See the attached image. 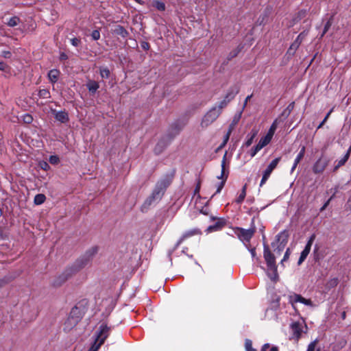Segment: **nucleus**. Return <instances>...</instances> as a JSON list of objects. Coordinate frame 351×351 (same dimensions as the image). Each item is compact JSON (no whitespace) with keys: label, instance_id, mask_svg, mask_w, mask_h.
Listing matches in <instances>:
<instances>
[{"label":"nucleus","instance_id":"nucleus-1","mask_svg":"<svg viewBox=\"0 0 351 351\" xmlns=\"http://www.w3.org/2000/svg\"><path fill=\"white\" fill-rule=\"evenodd\" d=\"M171 178L166 177L160 180L156 183L152 194L145 200L141 206V210L142 212H146L152 204L162 199L167 188L171 184Z\"/></svg>","mask_w":351,"mask_h":351},{"label":"nucleus","instance_id":"nucleus-2","mask_svg":"<svg viewBox=\"0 0 351 351\" xmlns=\"http://www.w3.org/2000/svg\"><path fill=\"white\" fill-rule=\"evenodd\" d=\"M90 261V257H83L77 260L72 266L66 268L61 274L56 276L53 281L54 287H60L68 280L73 275L84 268Z\"/></svg>","mask_w":351,"mask_h":351},{"label":"nucleus","instance_id":"nucleus-3","mask_svg":"<svg viewBox=\"0 0 351 351\" xmlns=\"http://www.w3.org/2000/svg\"><path fill=\"white\" fill-rule=\"evenodd\" d=\"M263 256L267 263L268 276L274 282L277 281L278 279V274L277 272L275 256L271 253L269 246L265 244L264 245Z\"/></svg>","mask_w":351,"mask_h":351},{"label":"nucleus","instance_id":"nucleus-4","mask_svg":"<svg viewBox=\"0 0 351 351\" xmlns=\"http://www.w3.org/2000/svg\"><path fill=\"white\" fill-rule=\"evenodd\" d=\"M220 114V110H217V106L211 108L202 119L200 122L202 129L207 128L217 119Z\"/></svg>","mask_w":351,"mask_h":351},{"label":"nucleus","instance_id":"nucleus-5","mask_svg":"<svg viewBox=\"0 0 351 351\" xmlns=\"http://www.w3.org/2000/svg\"><path fill=\"white\" fill-rule=\"evenodd\" d=\"M256 232V227L254 224V219L252 220V226L250 228L246 230L242 228H236L234 233L237 237L242 241L250 242L252 237Z\"/></svg>","mask_w":351,"mask_h":351},{"label":"nucleus","instance_id":"nucleus-6","mask_svg":"<svg viewBox=\"0 0 351 351\" xmlns=\"http://www.w3.org/2000/svg\"><path fill=\"white\" fill-rule=\"evenodd\" d=\"M289 238V233L287 230H283L280 232L276 237V243L274 242L271 243L273 247L275 246L276 244H278L276 249L274 250V252L277 254H280V252L284 250L285 246L286 245Z\"/></svg>","mask_w":351,"mask_h":351},{"label":"nucleus","instance_id":"nucleus-7","mask_svg":"<svg viewBox=\"0 0 351 351\" xmlns=\"http://www.w3.org/2000/svg\"><path fill=\"white\" fill-rule=\"evenodd\" d=\"M111 328L108 326L106 324L102 323L99 328L98 331L96 332L95 340L102 345L106 338L109 336Z\"/></svg>","mask_w":351,"mask_h":351},{"label":"nucleus","instance_id":"nucleus-8","mask_svg":"<svg viewBox=\"0 0 351 351\" xmlns=\"http://www.w3.org/2000/svg\"><path fill=\"white\" fill-rule=\"evenodd\" d=\"M226 156L227 152L223 155L222 161H221V176L218 177L219 179H221L222 181L218 184L216 193H219L221 192V189L225 185L226 181L228 176V170L226 172Z\"/></svg>","mask_w":351,"mask_h":351},{"label":"nucleus","instance_id":"nucleus-9","mask_svg":"<svg viewBox=\"0 0 351 351\" xmlns=\"http://www.w3.org/2000/svg\"><path fill=\"white\" fill-rule=\"evenodd\" d=\"M315 237H316V236H315V234H313L310 237V238H309V239H308V242H307L304 249L303 250V251L300 254V256L298 262V264L299 265H301L304 261V260L306 259V258L308 255V254H309V252L311 251V246H312V245H313V242H314V241L315 239Z\"/></svg>","mask_w":351,"mask_h":351},{"label":"nucleus","instance_id":"nucleus-10","mask_svg":"<svg viewBox=\"0 0 351 351\" xmlns=\"http://www.w3.org/2000/svg\"><path fill=\"white\" fill-rule=\"evenodd\" d=\"M303 323L296 322L293 323L291 325V329L292 331V339H294L296 341L299 340V339L301 337L302 333L304 332L303 329L304 327Z\"/></svg>","mask_w":351,"mask_h":351},{"label":"nucleus","instance_id":"nucleus-11","mask_svg":"<svg viewBox=\"0 0 351 351\" xmlns=\"http://www.w3.org/2000/svg\"><path fill=\"white\" fill-rule=\"evenodd\" d=\"M327 165L328 161L326 159L320 158L314 164L313 171L315 173H322Z\"/></svg>","mask_w":351,"mask_h":351},{"label":"nucleus","instance_id":"nucleus-12","mask_svg":"<svg viewBox=\"0 0 351 351\" xmlns=\"http://www.w3.org/2000/svg\"><path fill=\"white\" fill-rule=\"evenodd\" d=\"M201 234H202V232L198 228H194V229L188 230V231L185 232L182 235V237L178 240L177 245H178L181 244L185 239H186L191 237H193L195 235H200Z\"/></svg>","mask_w":351,"mask_h":351},{"label":"nucleus","instance_id":"nucleus-13","mask_svg":"<svg viewBox=\"0 0 351 351\" xmlns=\"http://www.w3.org/2000/svg\"><path fill=\"white\" fill-rule=\"evenodd\" d=\"M55 119L61 122V123H66L69 121V115L66 111H53Z\"/></svg>","mask_w":351,"mask_h":351},{"label":"nucleus","instance_id":"nucleus-14","mask_svg":"<svg viewBox=\"0 0 351 351\" xmlns=\"http://www.w3.org/2000/svg\"><path fill=\"white\" fill-rule=\"evenodd\" d=\"M239 88L237 86H231L227 93L226 94L225 99L228 101H232L234 97L239 93Z\"/></svg>","mask_w":351,"mask_h":351},{"label":"nucleus","instance_id":"nucleus-15","mask_svg":"<svg viewBox=\"0 0 351 351\" xmlns=\"http://www.w3.org/2000/svg\"><path fill=\"white\" fill-rule=\"evenodd\" d=\"M226 224V221L223 219H218L217 221L212 225L208 227L207 231L210 232L213 231H217L221 230Z\"/></svg>","mask_w":351,"mask_h":351},{"label":"nucleus","instance_id":"nucleus-16","mask_svg":"<svg viewBox=\"0 0 351 351\" xmlns=\"http://www.w3.org/2000/svg\"><path fill=\"white\" fill-rule=\"evenodd\" d=\"M86 86L89 93L92 95L95 94L99 88V82L93 80H88Z\"/></svg>","mask_w":351,"mask_h":351},{"label":"nucleus","instance_id":"nucleus-17","mask_svg":"<svg viewBox=\"0 0 351 351\" xmlns=\"http://www.w3.org/2000/svg\"><path fill=\"white\" fill-rule=\"evenodd\" d=\"M351 153V146L349 147V149L347 151V153L346 155L339 160L337 161V164L335 166L333 171H336L340 167L345 165V163L348 160Z\"/></svg>","mask_w":351,"mask_h":351},{"label":"nucleus","instance_id":"nucleus-18","mask_svg":"<svg viewBox=\"0 0 351 351\" xmlns=\"http://www.w3.org/2000/svg\"><path fill=\"white\" fill-rule=\"evenodd\" d=\"M60 75V71L57 69H51L48 73V77L49 81L54 84L57 82Z\"/></svg>","mask_w":351,"mask_h":351},{"label":"nucleus","instance_id":"nucleus-19","mask_svg":"<svg viewBox=\"0 0 351 351\" xmlns=\"http://www.w3.org/2000/svg\"><path fill=\"white\" fill-rule=\"evenodd\" d=\"M114 33L123 38H126L129 34L128 32L121 25H117L114 27Z\"/></svg>","mask_w":351,"mask_h":351},{"label":"nucleus","instance_id":"nucleus-20","mask_svg":"<svg viewBox=\"0 0 351 351\" xmlns=\"http://www.w3.org/2000/svg\"><path fill=\"white\" fill-rule=\"evenodd\" d=\"M258 131L256 129H253L251 131L250 134L247 136L248 138H247V141L245 143V145L246 147H250L252 144L254 138L258 134Z\"/></svg>","mask_w":351,"mask_h":351},{"label":"nucleus","instance_id":"nucleus-21","mask_svg":"<svg viewBox=\"0 0 351 351\" xmlns=\"http://www.w3.org/2000/svg\"><path fill=\"white\" fill-rule=\"evenodd\" d=\"M272 171L273 169H271L269 167L267 166L266 169L263 171V178L260 183L261 186H262L266 182Z\"/></svg>","mask_w":351,"mask_h":351},{"label":"nucleus","instance_id":"nucleus-22","mask_svg":"<svg viewBox=\"0 0 351 351\" xmlns=\"http://www.w3.org/2000/svg\"><path fill=\"white\" fill-rule=\"evenodd\" d=\"M295 106V102H291L288 105V106L284 110V111L282 112V116L285 118H287L291 112L293 111Z\"/></svg>","mask_w":351,"mask_h":351},{"label":"nucleus","instance_id":"nucleus-23","mask_svg":"<svg viewBox=\"0 0 351 351\" xmlns=\"http://www.w3.org/2000/svg\"><path fill=\"white\" fill-rule=\"evenodd\" d=\"M46 200V197L44 194H37L34 199V203L36 205H40L43 204Z\"/></svg>","mask_w":351,"mask_h":351},{"label":"nucleus","instance_id":"nucleus-24","mask_svg":"<svg viewBox=\"0 0 351 351\" xmlns=\"http://www.w3.org/2000/svg\"><path fill=\"white\" fill-rule=\"evenodd\" d=\"M171 132L169 135H170V140L173 138L176 135L179 134L181 130V128L178 126V125H172L171 126Z\"/></svg>","mask_w":351,"mask_h":351},{"label":"nucleus","instance_id":"nucleus-25","mask_svg":"<svg viewBox=\"0 0 351 351\" xmlns=\"http://www.w3.org/2000/svg\"><path fill=\"white\" fill-rule=\"evenodd\" d=\"M246 189H247V184H245L243 186V189L241 190V192L240 195H239V197L236 199V202L237 204H241L244 200V199H245V197L246 196Z\"/></svg>","mask_w":351,"mask_h":351},{"label":"nucleus","instance_id":"nucleus-26","mask_svg":"<svg viewBox=\"0 0 351 351\" xmlns=\"http://www.w3.org/2000/svg\"><path fill=\"white\" fill-rule=\"evenodd\" d=\"M152 6L156 8L159 11L165 10V4L163 2L158 1H154L152 3Z\"/></svg>","mask_w":351,"mask_h":351},{"label":"nucleus","instance_id":"nucleus-27","mask_svg":"<svg viewBox=\"0 0 351 351\" xmlns=\"http://www.w3.org/2000/svg\"><path fill=\"white\" fill-rule=\"evenodd\" d=\"M300 45L298 41H294L288 49L287 53L293 55Z\"/></svg>","mask_w":351,"mask_h":351},{"label":"nucleus","instance_id":"nucleus-28","mask_svg":"<svg viewBox=\"0 0 351 351\" xmlns=\"http://www.w3.org/2000/svg\"><path fill=\"white\" fill-rule=\"evenodd\" d=\"M305 147L302 146L296 158L295 159V163L299 164L300 160L304 158L305 154Z\"/></svg>","mask_w":351,"mask_h":351},{"label":"nucleus","instance_id":"nucleus-29","mask_svg":"<svg viewBox=\"0 0 351 351\" xmlns=\"http://www.w3.org/2000/svg\"><path fill=\"white\" fill-rule=\"evenodd\" d=\"M100 75L102 78L108 79L110 77V72L108 68H100Z\"/></svg>","mask_w":351,"mask_h":351},{"label":"nucleus","instance_id":"nucleus-30","mask_svg":"<svg viewBox=\"0 0 351 351\" xmlns=\"http://www.w3.org/2000/svg\"><path fill=\"white\" fill-rule=\"evenodd\" d=\"M261 351H278L276 346H271L269 343H265L262 347Z\"/></svg>","mask_w":351,"mask_h":351},{"label":"nucleus","instance_id":"nucleus-31","mask_svg":"<svg viewBox=\"0 0 351 351\" xmlns=\"http://www.w3.org/2000/svg\"><path fill=\"white\" fill-rule=\"evenodd\" d=\"M19 18L14 16L10 19L9 21L8 22V25L10 27H14L19 24Z\"/></svg>","mask_w":351,"mask_h":351},{"label":"nucleus","instance_id":"nucleus-32","mask_svg":"<svg viewBox=\"0 0 351 351\" xmlns=\"http://www.w3.org/2000/svg\"><path fill=\"white\" fill-rule=\"evenodd\" d=\"M38 95L40 97L47 99L50 97V93L47 89H42L39 90Z\"/></svg>","mask_w":351,"mask_h":351},{"label":"nucleus","instance_id":"nucleus-33","mask_svg":"<svg viewBox=\"0 0 351 351\" xmlns=\"http://www.w3.org/2000/svg\"><path fill=\"white\" fill-rule=\"evenodd\" d=\"M280 160H281V157H278V158H275L269 164L268 167H269L271 169L274 170V169L276 168V167L278 166Z\"/></svg>","mask_w":351,"mask_h":351},{"label":"nucleus","instance_id":"nucleus-34","mask_svg":"<svg viewBox=\"0 0 351 351\" xmlns=\"http://www.w3.org/2000/svg\"><path fill=\"white\" fill-rule=\"evenodd\" d=\"M230 101L226 99L225 98L219 104V106L217 107V110H220V114L222 112V110L228 105Z\"/></svg>","mask_w":351,"mask_h":351},{"label":"nucleus","instance_id":"nucleus-35","mask_svg":"<svg viewBox=\"0 0 351 351\" xmlns=\"http://www.w3.org/2000/svg\"><path fill=\"white\" fill-rule=\"evenodd\" d=\"M270 134H267L266 136L262 137L261 139H260V142L264 145V146H266L267 145H268L269 143V142L271 141V138L269 137Z\"/></svg>","mask_w":351,"mask_h":351},{"label":"nucleus","instance_id":"nucleus-36","mask_svg":"<svg viewBox=\"0 0 351 351\" xmlns=\"http://www.w3.org/2000/svg\"><path fill=\"white\" fill-rule=\"evenodd\" d=\"M333 110V108H332L328 113L326 115V117H324V119H323V121L320 123V124L317 126V130H319L320 128H322L323 127V125L325 124V123L327 121V120L328 119L330 114L332 113Z\"/></svg>","mask_w":351,"mask_h":351},{"label":"nucleus","instance_id":"nucleus-37","mask_svg":"<svg viewBox=\"0 0 351 351\" xmlns=\"http://www.w3.org/2000/svg\"><path fill=\"white\" fill-rule=\"evenodd\" d=\"M332 17L326 22V23L324 25V31H323V33L322 34V37L324 36V35L328 31V29H330V27H331L332 25Z\"/></svg>","mask_w":351,"mask_h":351},{"label":"nucleus","instance_id":"nucleus-38","mask_svg":"<svg viewBox=\"0 0 351 351\" xmlns=\"http://www.w3.org/2000/svg\"><path fill=\"white\" fill-rule=\"evenodd\" d=\"M338 279L335 278H332V279H330L328 283H327V286L329 287V288H332V287H336L337 285H338Z\"/></svg>","mask_w":351,"mask_h":351},{"label":"nucleus","instance_id":"nucleus-39","mask_svg":"<svg viewBox=\"0 0 351 351\" xmlns=\"http://www.w3.org/2000/svg\"><path fill=\"white\" fill-rule=\"evenodd\" d=\"M301 299V295L299 294H293V295L290 296V302L293 304L295 302H300V300Z\"/></svg>","mask_w":351,"mask_h":351},{"label":"nucleus","instance_id":"nucleus-40","mask_svg":"<svg viewBox=\"0 0 351 351\" xmlns=\"http://www.w3.org/2000/svg\"><path fill=\"white\" fill-rule=\"evenodd\" d=\"M276 121H275L273 123V124H272V125H271V126L270 127V129H269V130L268 133L267 134H270L269 137H270L271 138H272V136H273V135H274V132H275V130H276V127H277V126H276Z\"/></svg>","mask_w":351,"mask_h":351},{"label":"nucleus","instance_id":"nucleus-41","mask_svg":"<svg viewBox=\"0 0 351 351\" xmlns=\"http://www.w3.org/2000/svg\"><path fill=\"white\" fill-rule=\"evenodd\" d=\"M101 346V345H99V343L95 339L94 343H93L92 346L90 348L88 351H97Z\"/></svg>","mask_w":351,"mask_h":351},{"label":"nucleus","instance_id":"nucleus-42","mask_svg":"<svg viewBox=\"0 0 351 351\" xmlns=\"http://www.w3.org/2000/svg\"><path fill=\"white\" fill-rule=\"evenodd\" d=\"M306 36V33H305L304 32H301L298 36V37L296 38V39L295 40V41H298V44L300 45L303 40V39L305 38V36Z\"/></svg>","mask_w":351,"mask_h":351},{"label":"nucleus","instance_id":"nucleus-43","mask_svg":"<svg viewBox=\"0 0 351 351\" xmlns=\"http://www.w3.org/2000/svg\"><path fill=\"white\" fill-rule=\"evenodd\" d=\"M91 37L94 40H98L100 38L99 31L97 29L93 31Z\"/></svg>","mask_w":351,"mask_h":351},{"label":"nucleus","instance_id":"nucleus-44","mask_svg":"<svg viewBox=\"0 0 351 351\" xmlns=\"http://www.w3.org/2000/svg\"><path fill=\"white\" fill-rule=\"evenodd\" d=\"M300 302H301L306 306H313L312 301L310 299H306V298H303L302 295H301V299L300 300Z\"/></svg>","mask_w":351,"mask_h":351},{"label":"nucleus","instance_id":"nucleus-45","mask_svg":"<svg viewBox=\"0 0 351 351\" xmlns=\"http://www.w3.org/2000/svg\"><path fill=\"white\" fill-rule=\"evenodd\" d=\"M317 342V339L311 342L308 346L307 351H315Z\"/></svg>","mask_w":351,"mask_h":351},{"label":"nucleus","instance_id":"nucleus-46","mask_svg":"<svg viewBox=\"0 0 351 351\" xmlns=\"http://www.w3.org/2000/svg\"><path fill=\"white\" fill-rule=\"evenodd\" d=\"M290 254H291V251H290V249L289 248H287L286 252H285V254L284 255V257L282 258V260L281 261V263L283 265V263L286 261H287L289 258V256H290Z\"/></svg>","mask_w":351,"mask_h":351},{"label":"nucleus","instance_id":"nucleus-47","mask_svg":"<svg viewBox=\"0 0 351 351\" xmlns=\"http://www.w3.org/2000/svg\"><path fill=\"white\" fill-rule=\"evenodd\" d=\"M232 128H229V130H228V132H227V133H226V134L225 135L224 138H223V141L225 143H228V140H229V138H230V134H231V133H232Z\"/></svg>","mask_w":351,"mask_h":351},{"label":"nucleus","instance_id":"nucleus-48","mask_svg":"<svg viewBox=\"0 0 351 351\" xmlns=\"http://www.w3.org/2000/svg\"><path fill=\"white\" fill-rule=\"evenodd\" d=\"M71 43L73 46L77 47L81 43V40L80 38H73L71 39Z\"/></svg>","mask_w":351,"mask_h":351},{"label":"nucleus","instance_id":"nucleus-49","mask_svg":"<svg viewBox=\"0 0 351 351\" xmlns=\"http://www.w3.org/2000/svg\"><path fill=\"white\" fill-rule=\"evenodd\" d=\"M9 66L3 62H0V71H7Z\"/></svg>","mask_w":351,"mask_h":351},{"label":"nucleus","instance_id":"nucleus-50","mask_svg":"<svg viewBox=\"0 0 351 351\" xmlns=\"http://www.w3.org/2000/svg\"><path fill=\"white\" fill-rule=\"evenodd\" d=\"M332 199V196L330 199H328L325 202V204L322 206V207L320 208V212L324 211V210L327 208V206L329 205L330 202V200H331Z\"/></svg>","mask_w":351,"mask_h":351},{"label":"nucleus","instance_id":"nucleus-51","mask_svg":"<svg viewBox=\"0 0 351 351\" xmlns=\"http://www.w3.org/2000/svg\"><path fill=\"white\" fill-rule=\"evenodd\" d=\"M32 117L29 114H25L24 116V121L25 123H29L32 121Z\"/></svg>","mask_w":351,"mask_h":351},{"label":"nucleus","instance_id":"nucleus-52","mask_svg":"<svg viewBox=\"0 0 351 351\" xmlns=\"http://www.w3.org/2000/svg\"><path fill=\"white\" fill-rule=\"evenodd\" d=\"M141 47L145 50H148L149 49V44L147 42H143L141 43Z\"/></svg>","mask_w":351,"mask_h":351},{"label":"nucleus","instance_id":"nucleus-53","mask_svg":"<svg viewBox=\"0 0 351 351\" xmlns=\"http://www.w3.org/2000/svg\"><path fill=\"white\" fill-rule=\"evenodd\" d=\"M11 55V53L8 51H4L2 52V56L5 58H10Z\"/></svg>","mask_w":351,"mask_h":351},{"label":"nucleus","instance_id":"nucleus-54","mask_svg":"<svg viewBox=\"0 0 351 351\" xmlns=\"http://www.w3.org/2000/svg\"><path fill=\"white\" fill-rule=\"evenodd\" d=\"M49 161L52 164H56V163L58 162V158L56 156H51L50 159H49Z\"/></svg>","mask_w":351,"mask_h":351},{"label":"nucleus","instance_id":"nucleus-55","mask_svg":"<svg viewBox=\"0 0 351 351\" xmlns=\"http://www.w3.org/2000/svg\"><path fill=\"white\" fill-rule=\"evenodd\" d=\"M259 152L258 149H256V147H253L252 149H251V152H250V155L252 157H254L256 154L257 152Z\"/></svg>","mask_w":351,"mask_h":351},{"label":"nucleus","instance_id":"nucleus-56","mask_svg":"<svg viewBox=\"0 0 351 351\" xmlns=\"http://www.w3.org/2000/svg\"><path fill=\"white\" fill-rule=\"evenodd\" d=\"M250 348H252V341H250V340H247L246 342H245V348H246V350H250Z\"/></svg>","mask_w":351,"mask_h":351},{"label":"nucleus","instance_id":"nucleus-57","mask_svg":"<svg viewBox=\"0 0 351 351\" xmlns=\"http://www.w3.org/2000/svg\"><path fill=\"white\" fill-rule=\"evenodd\" d=\"M346 206L347 209H349L351 210V195L346 203Z\"/></svg>","mask_w":351,"mask_h":351},{"label":"nucleus","instance_id":"nucleus-58","mask_svg":"<svg viewBox=\"0 0 351 351\" xmlns=\"http://www.w3.org/2000/svg\"><path fill=\"white\" fill-rule=\"evenodd\" d=\"M252 97V95H248L245 98L244 104H243V108H245L246 106L247 101L251 99Z\"/></svg>","mask_w":351,"mask_h":351},{"label":"nucleus","instance_id":"nucleus-59","mask_svg":"<svg viewBox=\"0 0 351 351\" xmlns=\"http://www.w3.org/2000/svg\"><path fill=\"white\" fill-rule=\"evenodd\" d=\"M255 147H256V149H258L260 151L265 146L259 141L258 143Z\"/></svg>","mask_w":351,"mask_h":351},{"label":"nucleus","instance_id":"nucleus-60","mask_svg":"<svg viewBox=\"0 0 351 351\" xmlns=\"http://www.w3.org/2000/svg\"><path fill=\"white\" fill-rule=\"evenodd\" d=\"M255 147H256V149H258L260 151L265 146L259 141L258 143Z\"/></svg>","mask_w":351,"mask_h":351},{"label":"nucleus","instance_id":"nucleus-61","mask_svg":"<svg viewBox=\"0 0 351 351\" xmlns=\"http://www.w3.org/2000/svg\"><path fill=\"white\" fill-rule=\"evenodd\" d=\"M60 60H66L67 59V56L64 53H62L60 54Z\"/></svg>","mask_w":351,"mask_h":351},{"label":"nucleus","instance_id":"nucleus-62","mask_svg":"<svg viewBox=\"0 0 351 351\" xmlns=\"http://www.w3.org/2000/svg\"><path fill=\"white\" fill-rule=\"evenodd\" d=\"M200 189V186L198 184L195 189V194L198 193Z\"/></svg>","mask_w":351,"mask_h":351},{"label":"nucleus","instance_id":"nucleus-63","mask_svg":"<svg viewBox=\"0 0 351 351\" xmlns=\"http://www.w3.org/2000/svg\"><path fill=\"white\" fill-rule=\"evenodd\" d=\"M49 166L47 162H44L43 165L42 166V168L44 169H47V168H49Z\"/></svg>","mask_w":351,"mask_h":351},{"label":"nucleus","instance_id":"nucleus-64","mask_svg":"<svg viewBox=\"0 0 351 351\" xmlns=\"http://www.w3.org/2000/svg\"><path fill=\"white\" fill-rule=\"evenodd\" d=\"M250 252H251V254L253 257H254L256 256V251H255V249H251L250 250Z\"/></svg>","mask_w":351,"mask_h":351}]
</instances>
